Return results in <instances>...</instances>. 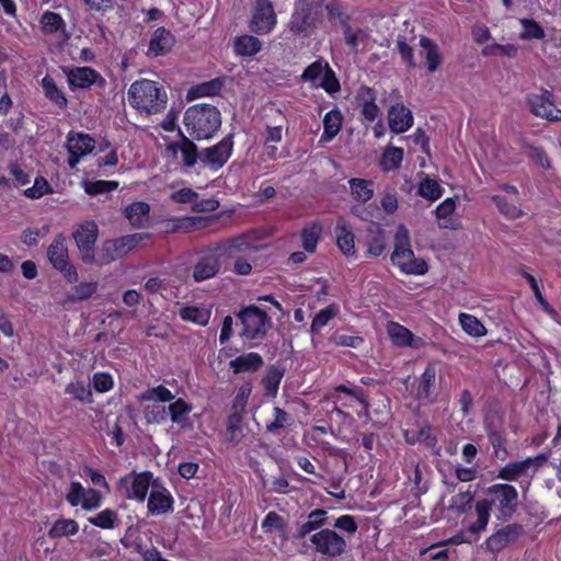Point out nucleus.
Instances as JSON below:
<instances>
[{
  "instance_id": "obj_1",
  "label": "nucleus",
  "mask_w": 561,
  "mask_h": 561,
  "mask_svg": "<svg viewBox=\"0 0 561 561\" xmlns=\"http://www.w3.org/2000/svg\"><path fill=\"white\" fill-rule=\"evenodd\" d=\"M184 125L193 138L210 139L221 126V114L215 105L198 103L186 110Z\"/></svg>"
},
{
  "instance_id": "obj_2",
  "label": "nucleus",
  "mask_w": 561,
  "mask_h": 561,
  "mask_svg": "<svg viewBox=\"0 0 561 561\" xmlns=\"http://www.w3.org/2000/svg\"><path fill=\"white\" fill-rule=\"evenodd\" d=\"M128 100L133 107L147 114H157L164 110L168 95L163 88L148 79L135 81L128 90Z\"/></svg>"
},
{
  "instance_id": "obj_3",
  "label": "nucleus",
  "mask_w": 561,
  "mask_h": 561,
  "mask_svg": "<svg viewBox=\"0 0 561 561\" xmlns=\"http://www.w3.org/2000/svg\"><path fill=\"white\" fill-rule=\"evenodd\" d=\"M391 261L408 274L423 275L427 272L426 262L415 257L410 245L409 231L404 226H399L394 234V251Z\"/></svg>"
},
{
  "instance_id": "obj_4",
  "label": "nucleus",
  "mask_w": 561,
  "mask_h": 561,
  "mask_svg": "<svg viewBox=\"0 0 561 561\" xmlns=\"http://www.w3.org/2000/svg\"><path fill=\"white\" fill-rule=\"evenodd\" d=\"M486 499L479 501L490 512L493 508L499 519L507 520L516 512L518 506V493L515 486L506 483H496L488 488Z\"/></svg>"
},
{
  "instance_id": "obj_5",
  "label": "nucleus",
  "mask_w": 561,
  "mask_h": 561,
  "mask_svg": "<svg viewBox=\"0 0 561 561\" xmlns=\"http://www.w3.org/2000/svg\"><path fill=\"white\" fill-rule=\"evenodd\" d=\"M237 317L241 320V336L247 340L263 339L271 324L267 313L256 306L242 309Z\"/></svg>"
},
{
  "instance_id": "obj_6",
  "label": "nucleus",
  "mask_w": 561,
  "mask_h": 561,
  "mask_svg": "<svg viewBox=\"0 0 561 561\" xmlns=\"http://www.w3.org/2000/svg\"><path fill=\"white\" fill-rule=\"evenodd\" d=\"M247 400L243 396H237L227 419L226 439L232 446L245 443L247 425L243 423Z\"/></svg>"
},
{
  "instance_id": "obj_7",
  "label": "nucleus",
  "mask_w": 561,
  "mask_h": 561,
  "mask_svg": "<svg viewBox=\"0 0 561 561\" xmlns=\"http://www.w3.org/2000/svg\"><path fill=\"white\" fill-rule=\"evenodd\" d=\"M47 257L51 265L64 275L67 282L76 283L78 280V272L77 268L69 263L66 238L62 234H58L54 238L48 247Z\"/></svg>"
},
{
  "instance_id": "obj_8",
  "label": "nucleus",
  "mask_w": 561,
  "mask_h": 561,
  "mask_svg": "<svg viewBox=\"0 0 561 561\" xmlns=\"http://www.w3.org/2000/svg\"><path fill=\"white\" fill-rule=\"evenodd\" d=\"M310 541L314 546L317 552L330 558L341 557L345 553L347 547L343 537L328 528L313 534Z\"/></svg>"
},
{
  "instance_id": "obj_9",
  "label": "nucleus",
  "mask_w": 561,
  "mask_h": 561,
  "mask_svg": "<svg viewBox=\"0 0 561 561\" xmlns=\"http://www.w3.org/2000/svg\"><path fill=\"white\" fill-rule=\"evenodd\" d=\"M99 229L95 222L85 221L75 232L73 239L80 252L81 260L85 264H93L96 253L94 245L98 239Z\"/></svg>"
},
{
  "instance_id": "obj_10",
  "label": "nucleus",
  "mask_w": 561,
  "mask_h": 561,
  "mask_svg": "<svg viewBox=\"0 0 561 561\" xmlns=\"http://www.w3.org/2000/svg\"><path fill=\"white\" fill-rule=\"evenodd\" d=\"M530 112L538 117L551 122H561V110L557 108L552 100V93L541 89L537 93H529L526 96Z\"/></svg>"
},
{
  "instance_id": "obj_11",
  "label": "nucleus",
  "mask_w": 561,
  "mask_h": 561,
  "mask_svg": "<svg viewBox=\"0 0 561 561\" xmlns=\"http://www.w3.org/2000/svg\"><path fill=\"white\" fill-rule=\"evenodd\" d=\"M547 460L548 456L546 454H538L522 461H512L501 468L497 477L503 480L514 481L520 477L528 476L529 472L535 473Z\"/></svg>"
},
{
  "instance_id": "obj_12",
  "label": "nucleus",
  "mask_w": 561,
  "mask_h": 561,
  "mask_svg": "<svg viewBox=\"0 0 561 561\" xmlns=\"http://www.w3.org/2000/svg\"><path fill=\"white\" fill-rule=\"evenodd\" d=\"M317 25V16L310 0H300L289 22L290 32L307 36Z\"/></svg>"
},
{
  "instance_id": "obj_13",
  "label": "nucleus",
  "mask_w": 561,
  "mask_h": 561,
  "mask_svg": "<svg viewBox=\"0 0 561 561\" xmlns=\"http://www.w3.org/2000/svg\"><path fill=\"white\" fill-rule=\"evenodd\" d=\"M232 147V135H228L215 146L203 149L199 152V160L204 165L211 170H219L230 158Z\"/></svg>"
},
{
  "instance_id": "obj_14",
  "label": "nucleus",
  "mask_w": 561,
  "mask_h": 561,
  "mask_svg": "<svg viewBox=\"0 0 561 561\" xmlns=\"http://www.w3.org/2000/svg\"><path fill=\"white\" fill-rule=\"evenodd\" d=\"M276 24V14L270 0H256L251 20V31L257 34L270 33Z\"/></svg>"
},
{
  "instance_id": "obj_15",
  "label": "nucleus",
  "mask_w": 561,
  "mask_h": 561,
  "mask_svg": "<svg viewBox=\"0 0 561 561\" xmlns=\"http://www.w3.org/2000/svg\"><path fill=\"white\" fill-rule=\"evenodd\" d=\"M95 140L88 134L69 133L67 137V150L69 152L68 164L75 169L80 158L92 152Z\"/></svg>"
},
{
  "instance_id": "obj_16",
  "label": "nucleus",
  "mask_w": 561,
  "mask_h": 561,
  "mask_svg": "<svg viewBox=\"0 0 561 561\" xmlns=\"http://www.w3.org/2000/svg\"><path fill=\"white\" fill-rule=\"evenodd\" d=\"M523 526L519 524H510L495 534L490 536L485 541L486 549L491 552H499L507 545L516 541L523 534Z\"/></svg>"
},
{
  "instance_id": "obj_17",
  "label": "nucleus",
  "mask_w": 561,
  "mask_h": 561,
  "mask_svg": "<svg viewBox=\"0 0 561 561\" xmlns=\"http://www.w3.org/2000/svg\"><path fill=\"white\" fill-rule=\"evenodd\" d=\"M67 77L70 87L75 89H88L94 83L99 87L105 85V79L90 67L73 68L67 73Z\"/></svg>"
},
{
  "instance_id": "obj_18",
  "label": "nucleus",
  "mask_w": 561,
  "mask_h": 561,
  "mask_svg": "<svg viewBox=\"0 0 561 561\" xmlns=\"http://www.w3.org/2000/svg\"><path fill=\"white\" fill-rule=\"evenodd\" d=\"M388 123L391 131L404 133L413 125L412 112L401 103L392 105L388 111Z\"/></svg>"
},
{
  "instance_id": "obj_19",
  "label": "nucleus",
  "mask_w": 561,
  "mask_h": 561,
  "mask_svg": "<svg viewBox=\"0 0 561 561\" xmlns=\"http://www.w3.org/2000/svg\"><path fill=\"white\" fill-rule=\"evenodd\" d=\"M127 255L125 252L124 243L121 238L106 240L102 243L101 248L96 251L95 261L93 264L107 265L118 259Z\"/></svg>"
},
{
  "instance_id": "obj_20",
  "label": "nucleus",
  "mask_w": 561,
  "mask_h": 561,
  "mask_svg": "<svg viewBox=\"0 0 561 561\" xmlns=\"http://www.w3.org/2000/svg\"><path fill=\"white\" fill-rule=\"evenodd\" d=\"M220 271L218 254L209 252L197 261L194 266L193 278L195 282H203L216 276Z\"/></svg>"
},
{
  "instance_id": "obj_21",
  "label": "nucleus",
  "mask_w": 561,
  "mask_h": 561,
  "mask_svg": "<svg viewBox=\"0 0 561 561\" xmlns=\"http://www.w3.org/2000/svg\"><path fill=\"white\" fill-rule=\"evenodd\" d=\"M179 136L181 137V142L169 144L167 149L173 154H176L178 151H180L182 153L183 165L186 168H193L199 159L197 146L182 131L179 133Z\"/></svg>"
},
{
  "instance_id": "obj_22",
  "label": "nucleus",
  "mask_w": 561,
  "mask_h": 561,
  "mask_svg": "<svg viewBox=\"0 0 561 561\" xmlns=\"http://www.w3.org/2000/svg\"><path fill=\"white\" fill-rule=\"evenodd\" d=\"M173 510V497L163 488L157 489L152 483V491L148 497V511L152 515H161Z\"/></svg>"
},
{
  "instance_id": "obj_23",
  "label": "nucleus",
  "mask_w": 561,
  "mask_h": 561,
  "mask_svg": "<svg viewBox=\"0 0 561 561\" xmlns=\"http://www.w3.org/2000/svg\"><path fill=\"white\" fill-rule=\"evenodd\" d=\"M376 99V92L368 87H360L356 94V101L360 107L362 115L369 122H374L379 114Z\"/></svg>"
},
{
  "instance_id": "obj_24",
  "label": "nucleus",
  "mask_w": 561,
  "mask_h": 561,
  "mask_svg": "<svg viewBox=\"0 0 561 561\" xmlns=\"http://www.w3.org/2000/svg\"><path fill=\"white\" fill-rule=\"evenodd\" d=\"M151 479L152 474L149 471L133 474L130 486L126 490V497L144 502L151 485Z\"/></svg>"
},
{
  "instance_id": "obj_25",
  "label": "nucleus",
  "mask_w": 561,
  "mask_h": 561,
  "mask_svg": "<svg viewBox=\"0 0 561 561\" xmlns=\"http://www.w3.org/2000/svg\"><path fill=\"white\" fill-rule=\"evenodd\" d=\"M174 45V37L170 31L159 27L154 31L150 43L149 50L154 55H165Z\"/></svg>"
},
{
  "instance_id": "obj_26",
  "label": "nucleus",
  "mask_w": 561,
  "mask_h": 561,
  "mask_svg": "<svg viewBox=\"0 0 561 561\" xmlns=\"http://www.w3.org/2000/svg\"><path fill=\"white\" fill-rule=\"evenodd\" d=\"M476 513L478 515L477 520L470 524L467 530L461 533L462 541L465 542H472V537L478 536L488 526L490 513L486 511V506L477 502Z\"/></svg>"
},
{
  "instance_id": "obj_27",
  "label": "nucleus",
  "mask_w": 561,
  "mask_h": 561,
  "mask_svg": "<svg viewBox=\"0 0 561 561\" xmlns=\"http://www.w3.org/2000/svg\"><path fill=\"white\" fill-rule=\"evenodd\" d=\"M150 206L145 202H135L125 208V216L136 228H142L149 222Z\"/></svg>"
},
{
  "instance_id": "obj_28",
  "label": "nucleus",
  "mask_w": 561,
  "mask_h": 561,
  "mask_svg": "<svg viewBox=\"0 0 561 561\" xmlns=\"http://www.w3.org/2000/svg\"><path fill=\"white\" fill-rule=\"evenodd\" d=\"M436 381V369L434 365L428 364L421 376L416 390V397L420 400L433 401V391Z\"/></svg>"
},
{
  "instance_id": "obj_29",
  "label": "nucleus",
  "mask_w": 561,
  "mask_h": 561,
  "mask_svg": "<svg viewBox=\"0 0 561 561\" xmlns=\"http://www.w3.org/2000/svg\"><path fill=\"white\" fill-rule=\"evenodd\" d=\"M234 374L244 371H256L263 366V358L257 353H248L240 355L229 363Z\"/></svg>"
},
{
  "instance_id": "obj_30",
  "label": "nucleus",
  "mask_w": 561,
  "mask_h": 561,
  "mask_svg": "<svg viewBox=\"0 0 561 561\" xmlns=\"http://www.w3.org/2000/svg\"><path fill=\"white\" fill-rule=\"evenodd\" d=\"M285 368L278 365H271L266 368L265 376L262 379V383L265 390V394L275 398L278 392L279 383L284 377Z\"/></svg>"
},
{
  "instance_id": "obj_31",
  "label": "nucleus",
  "mask_w": 561,
  "mask_h": 561,
  "mask_svg": "<svg viewBox=\"0 0 561 561\" xmlns=\"http://www.w3.org/2000/svg\"><path fill=\"white\" fill-rule=\"evenodd\" d=\"M336 242L340 250L346 254L351 255L355 253V243H354V234L347 227L344 219H339L335 228Z\"/></svg>"
},
{
  "instance_id": "obj_32",
  "label": "nucleus",
  "mask_w": 561,
  "mask_h": 561,
  "mask_svg": "<svg viewBox=\"0 0 561 561\" xmlns=\"http://www.w3.org/2000/svg\"><path fill=\"white\" fill-rule=\"evenodd\" d=\"M420 46L427 64L430 72L436 71L442 64V56L438 51V46L428 37L422 36L420 38Z\"/></svg>"
},
{
  "instance_id": "obj_33",
  "label": "nucleus",
  "mask_w": 561,
  "mask_h": 561,
  "mask_svg": "<svg viewBox=\"0 0 561 561\" xmlns=\"http://www.w3.org/2000/svg\"><path fill=\"white\" fill-rule=\"evenodd\" d=\"M325 522L327 511L319 508L310 512L308 515V520L298 527L295 534V538L302 539L311 531L322 527Z\"/></svg>"
},
{
  "instance_id": "obj_34",
  "label": "nucleus",
  "mask_w": 561,
  "mask_h": 561,
  "mask_svg": "<svg viewBox=\"0 0 561 561\" xmlns=\"http://www.w3.org/2000/svg\"><path fill=\"white\" fill-rule=\"evenodd\" d=\"M342 126V115L337 110L330 111L323 118V134L321 141H330L340 131Z\"/></svg>"
},
{
  "instance_id": "obj_35",
  "label": "nucleus",
  "mask_w": 561,
  "mask_h": 561,
  "mask_svg": "<svg viewBox=\"0 0 561 561\" xmlns=\"http://www.w3.org/2000/svg\"><path fill=\"white\" fill-rule=\"evenodd\" d=\"M262 43L252 35H242L234 41V51L240 56H253L261 50Z\"/></svg>"
},
{
  "instance_id": "obj_36",
  "label": "nucleus",
  "mask_w": 561,
  "mask_h": 561,
  "mask_svg": "<svg viewBox=\"0 0 561 561\" xmlns=\"http://www.w3.org/2000/svg\"><path fill=\"white\" fill-rule=\"evenodd\" d=\"M486 434L494 449V456L500 460H505L508 453L505 447L506 439L503 436L502 432L497 431L496 427L493 426L492 424H488Z\"/></svg>"
},
{
  "instance_id": "obj_37",
  "label": "nucleus",
  "mask_w": 561,
  "mask_h": 561,
  "mask_svg": "<svg viewBox=\"0 0 561 561\" xmlns=\"http://www.w3.org/2000/svg\"><path fill=\"white\" fill-rule=\"evenodd\" d=\"M443 190L437 181L424 175L417 185L416 194L423 198L434 202L440 198Z\"/></svg>"
},
{
  "instance_id": "obj_38",
  "label": "nucleus",
  "mask_w": 561,
  "mask_h": 561,
  "mask_svg": "<svg viewBox=\"0 0 561 561\" xmlns=\"http://www.w3.org/2000/svg\"><path fill=\"white\" fill-rule=\"evenodd\" d=\"M42 87L47 99L61 108L67 106L68 101L64 92L56 85L51 77H44L42 80Z\"/></svg>"
},
{
  "instance_id": "obj_39",
  "label": "nucleus",
  "mask_w": 561,
  "mask_h": 561,
  "mask_svg": "<svg viewBox=\"0 0 561 561\" xmlns=\"http://www.w3.org/2000/svg\"><path fill=\"white\" fill-rule=\"evenodd\" d=\"M167 410L171 416V421L184 427L187 423L186 415L192 411V405L179 398L174 402L170 403Z\"/></svg>"
},
{
  "instance_id": "obj_40",
  "label": "nucleus",
  "mask_w": 561,
  "mask_h": 561,
  "mask_svg": "<svg viewBox=\"0 0 561 561\" xmlns=\"http://www.w3.org/2000/svg\"><path fill=\"white\" fill-rule=\"evenodd\" d=\"M180 316L184 321L206 325L210 319V311L199 307H184L181 309Z\"/></svg>"
},
{
  "instance_id": "obj_41",
  "label": "nucleus",
  "mask_w": 561,
  "mask_h": 561,
  "mask_svg": "<svg viewBox=\"0 0 561 561\" xmlns=\"http://www.w3.org/2000/svg\"><path fill=\"white\" fill-rule=\"evenodd\" d=\"M274 420L266 424V431L272 434H277L279 430L289 427L294 423V419L285 410L279 407L274 408Z\"/></svg>"
},
{
  "instance_id": "obj_42",
  "label": "nucleus",
  "mask_w": 561,
  "mask_h": 561,
  "mask_svg": "<svg viewBox=\"0 0 561 561\" xmlns=\"http://www.w3.org/2000/svg\"><path fill=\"white\" fill-rule=\"evenodd\" d=\"M174 399L172 392L162 385L157 387L148 388L141 392L138 397L139 401H159V402H171Z\"/></svg>"
},
{
  "instance_id": "obj_43",
  "label": "nucleus",
  "mask_w": 561,
  "mask_h": 561,
  "mask_svg": "<svg viewBox=\"0 0 561 561\" xmlns=\"http://www.w3.org/2000/svg\"><path fill=\"white\" fill-rule=\"evenodd\" d=\"M459 322H460L463 331L466 333H468L469 335L480 337V336L485 335V333H486L484 325L474 316L467 314V313H460Z\"/></svg>"
},
{
  "instance_id": "obj_44",
  "label": "nucleus",
  "mask_w": 561,
  "mask_h": 561,
  "mask_svg": "<svg viewBox=\"0 0 561 561\" xmlns=\"http://www.w3.org/2000/svg\"><path fill=\"white\" fill-rule=\"evenodd\" d=\"M352 195L357 201L365 203L373 197L371 182L363 179L350 180Z\"/></svg>"
},
{
  "instance_id": "obj_45",
  "label": "nucleus",
  "mask_w": 561,
  "mask_h": 561,
  "mask_svg": "<svg viewBox=\"0 0 561 561\" xmlns=\"http://www.w3.org/2000/svg\"><path fill=\"white\" fill-rule=\"evenodd\" d=\"M65 392L80 402H92V391L90 386L85 385L83 381H73L68 383Z\"/></svg>"
},
{
  "instance_id": "obj_46",
  "label": "nucleus",
  "mask_w": 561,
  "mask_h": 561,
  "mask_svg": "<svg viewBox=\"0 0 561 561\" xmlns=\"http://www.w3.org/2000/svg\"><path fill=\"white\" fill-rule=\"evenodd\" d=\"M88 520L96 527L112 529L118 524V516L115 511L106 508L95 516L89 517Z\"/></svg>"
},
{
  "instance_id": "obj_47",
  "label": "nucleus",
  "mask_w": 561,
  "mask_h": 561,
  "mask_svg": "<svg viewBox=\"0 0 561 561\" xmlns=\"http://www.w3.org/2000/svg\"><path fill=\"white\" fill-rule=\"evenodd\" d=\"M403 159V150L397 147H389L381 158V167L386 171H392L400 167Z\"/></svg>"
},
{
  "instance_id": "obj_48",
  "label": "nucleus",
  "mask_w": 561,
  "mask_h": 561,
  "mask_svg": "<svg viewBox=\"0 0 561 561\" xmlns=\"http://www.w3.org/2000/svg\"><path fill=\"white\" fill-rule=\"evenodd\" d=\"M41 25L45 34H53L62 28L65 22L58 13L46 11L41 18Z\"/></svg>"
},
{
  "instance_id": "obj_49",
  "label": "nucleus",
  "mask_w": 561,
  "mask_h": 561,
  "mask_svg": "<svg viewBox=\"0 0 561 561\" xmlns=\"http://www.w3.org/2000/svg\"><path fill=\"white\" fill-rule=\"evenodd\" d=\"M388 333L393 343L399 346L410 345L413 339L412 332L398 323H391Z\"/></svg>"
},
{
  "instance_id": "obj_50",
  "label": "nucleus",
  "mask_w": 561,
  "mask_h": 561,
  "mask_svg": "<svg viewBox=\"0 0 561 561\" xmlns=\"http://www.w3.org/2000/svg\"><path fill=\"white\" fill-rule=\"evenodd\" d=\"M78 531V524L73 519H58L49 529L53 538L75 535Z\"/></svg>"
},
{
  "instance_id": "obj_51",
  "label": "nucleus",
  "mask_w": 561,
  "mask_h": 561,
  "mask_svg": "<svg viewBox=\"0 0 561 561\" xmlns=\"http://www.w3.org/2000/svg\"><path fill=\"white\" fill-rule=\"evenodd\" d=\"M492 201L495 203L500 213L508 219L514 220L524 215L522 209H519L516 205L507 202L506 198L503 196L494 195L492 197Z\"/></svg>"
},
{
  "instance_id": "obj_52",
  "label": "nucleus",
  "mask_w": 561,
  "mask_h": 561,
  "mask_svg": "<svg viewBox=\"0 0 561 561\" xmlns=\"http://www.w3.org/2000/svg\"><path fill=\"white\" fill-rule=\"evenodd\" d=\"M168 410L165 407L153 403L144 408V417L148 424H159L167 420Z\"/></svg>"
},
{
  "instance_id": "obj_53",
  "label": "nucleus",
  "mask_w": 561,
  "mask_h": 561,
  "mask_svg": "<svg viewBox=\"0 0 561 561\" xmlns=\"http://www.w3.org/2000/svg\"><path fill=\"white\" fill-rule=\"evenodd\" d=\"M328 64H322L320 61H316L311 64L309 67L306 68L304 71L301 78L305 81H310L314 85H318L321 78L325 75L327 70L329 69Z\"/></svg>"
},
{
  "instance_id": "obj_54",
  "label": "nucleus",
  "mask_w": 561,
  "mask_h": 561,
  "mask_svg": "<svg viewBox=\"0 0 561 561\" xmlns=\"http://www.w3.org/2000/svg\"><path fill=\"white\" fill-rule=\"evenodd\" d=\"M432 428L430 426H424L419 431H407L405 438L410 444H414L416 442L425 443L426 446L432 447L435 445L436 439L431 435Z\"/></svg>"
},
{
  "instance_id": "obj_55",
  "label": "nucleus",
  "mask_w": 561,
  "mask_h": 561,
  "mask_svg": "<svg viewBox=\"0 0 561 561\" xmlns=\"http://www.w3.org/2000/svg\"><path fill=\"white\" fill-rule=\"evenodd\" d=\"M98 283L89 282V283H80L76 285L71 289V294L69 295L70 300H87L96 291Z\"/></svg>"
},
{
  "instance_id": "obj_56",
  "label": "nucleus",
  "mask_w": 561,
  "mask_h": 561,
  "mask_svg": "<svg viewBox=\"0 0 561 561\" xmlns=\"http://www.w3.org/2000/svg\"><path fill=\"white\" fill-rule=\"evenodd\" d=\"M221 90V83L219 80H211L209 82L202 83L188 91L187 96L190 99L205 95H216Z\"/></svg>"
},
{
  "instance_id": "obj_57",
  "label": "nucleus",
  "mask_w": 561,
  "mask_h": 561,
  "mask_svg": "<svg viewBox=\"0 0 561 561\" xmlns=\"http://www.w3.org/2000/svg\"><path fill=\"white\" fill-rule=\"evenodd\" d=\"M118 183L114 181H84L83 186L84 191L89 195H98L106 192H111L117 187Z\"/></svg>"
},
{
  "instance_id": "obj_58",
  "label": "nucleus",
  "mask_w": 561,
  "mask_h": 561,
  "mask_svg": "<svg viewBox=\"0 0 561 561\" xmlns=\"http://www.w3.org/2000/svg\"><path fill=\"white\" fill-rule=\"evenodd\" d=\"M524 31L520 33V37L524 39H541L545 36L543 28L534 20L523 19L520 21Z\"/></svg>"
},
{
  "instance_id": "obj_59",
  "label": "nucleus",
  "mask_w": 561,
  "mask_h": 561,
  "mask_svg": "<svg viewBox=\"0 0 561 561\" xmlns=\"http://www.w3.org/2000/svg\"><path fill=\"white\" fill-rule=\"evenodd\" d=\"M386 249L385 236L378 229L376 232H373L367 240V253L370 256H379L383 250Z\"/></svg>"
},
{
  "instance_id": "obj_60",
  "label": "nucleus",
  "mask_w": 561,
  "mask_h": 561,
  "mask_svg": "<svg viewBox=\"0 0 561 561\" xmlns=\"http://www.w3.org/2000/svg\"><path fill=\"white\" fill-rule=\"evenodd\" d=\"M336 314V308L334 306H328L320 310L312 320L311 331L319 332L328 322Z\"/></svg>"
},
{
  "instance_id": "obj_61",
  "label": "nucleus",
  "mask_w": 561,
  "mask_h": 561,
  "mask_svg": "<svg viewBox=\"0 0 561 561\" xmlns=\"http://www.w3.org/2000/svg\"><path fill=\"white\" fill-rule=\"evenodd\" d=\"M472 501L473 494L470 491L461 492L451 499L449 510L462 514L471 507Z\"/></svg>"
},
{
  "instance_id": "obj_62",
  "label": "nucleus",
  "mask_w": 561,
  "mask_h": 561,
  "mask_svg": "<svg viewBox=\"0 0 561 561\" xmlns=\"http://www.w3.org/2000/svg\"><path fill=\"white\" fill-rule=\"evenodd\" d=\"M344 28V37L345 43L354 50H357V46L359 43H363L367 39L368 35L365 31L358 28L355 32H352L351 26L347 23H343Z\"/></svg>"
},
{
  "instance_id": "obj_63",
  "label": "nucleus",
  "mask_w": 561,
  "mask_h": 561,
  "mask_svg": "<svg viewBox=\"0 0 561 561\" xmlns=\"http://www.w3.org/2000/svg\"><path fill=\"white\" fill-rule=\"evenodd\" d=\"M330 340L337 346H347L353 348L360 346L364 342L363 337L360 336L347 335L340 332H335Z\"/></svg>"
},
{
  "instance_id": "obj_64",
  "label": "nucleus",
  "mask_w": 561,
  "mask_h": 561,
  "mask_svg": "<svg viewBox=\"0 0 561 561\" xmlns=\"http://www.w3.org/2000/svg\"><path fill=\"white\" fill-rule=\"evenodd\" d=\"M319 228L317 227H310L305 228L302 230V243L304 248L308 252H313L316 250L318 239H319Z\"/></svg>"
}]
</instances>
